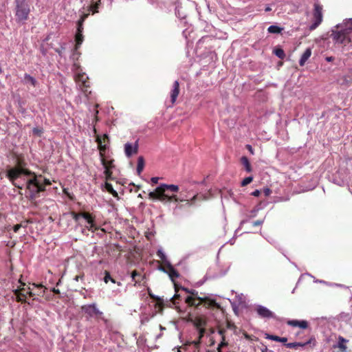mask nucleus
Segmentation results:
<instances>
[{
    "label": "nucleus",
    "instance_id": "obj_1",
    "mask_svg": "<svg viewBox=\"0 0 352 352\" xmlns=\"http://www.w3.org/2000/svg\"><path fill=\"white\" fill-rule=\"evenodd\" d=\"M31 174L28 170L15 167L8 170L6 177L16 188L22 189L26 186L29 191L30 199H34L40 192L45 190V186L42 185L41 180L36 176H34L32 179H27L26 177Z\"/></svg>",
    "mask_w": 352,
    "mask_h": 352
},
{
    "label": "nucleus",
    "instance_id": "obj_2",
    "mask_svg": "<svg viewBox=\"0 0 352 352\" xmlns=\"http://www.w3.org/2000/svg\"><path fill=\"white\" fill-rule=\"evenodd\" d=\"M183 289L190 294L192 296L186 297L185 301L186 302L190 305L197 307L199 305H204L207 308L212 309H218L220 308V305L217 302V300L212 296H208L205 298H201L198 296V292L194 289H188L186 288H183Z\"/></svg>",
    "mask_w": 352,
    "mask_h": 352
},
{
    "label": "nucleus",
    "instance_id": "obj_3",
    "mask_svg": "<svg viewBox=\"0 0 352 352\" xmlns=\"http://www.w3.org/2000/svg\"><path fill=\"white\" fill-rule=\"evenodd\" d=\"M183 289L190 294L192 296L186 297L185 301L186 302L190 305L197 307L199 305H204L207 308L212 309H218L220 308V305L217 302V300L212 296H208L205 298H201L198 296V292L194 289H188L186 288H183Z\"/></svg>",
    "mask_w": 352,
    "mask_h": 352
},
{
    "label": "nucleus",
    "instance_id": "obj_4",
    "mask_svg": "<svg viewBox=\"0 0 352 352\" xmlns=\"http://www.w3.org/2000/svg\"><path fill=\"white\" fill-rule=\"evenodd\" d=\"M30 0H14V14L16 22L25 24L31 12Z\"/></svg>",
    "mask_w": 352,
    "mask_h": 352
},
{
    "label": "nucleus",
    "instance_id": "obj_5",
    "mask_svg": "<svg viewBox=\"0 0 352 352\" xmlns=\"http://www.w3.org/2000/svg\"><path fill=\"white\" fill-rule=\"evenodd\" d=\"M174 201L175 202H182L186 201L188 205H191L195 203L197 199L202 198V199H208L210 198V196H206L204 194H195L191 195L189 194L187 188H182L180 192L179 196L173 195Z\"/></svg>",
    "mask_w": 352,
    "mask_h": 352
},
{
    "label": "nucleus",
    "instance_id": "obj_6",
    "mask_svg": "<svg viewBox=\"0 0 352 352\" xmlns=\"http://www.w3.org/2000/svg\"><path fill=\"white\" fill-rule=\"evenodd\" d=\"M331 36L336 42L344 45H346L352 41V34L345 25L344 29L339 31L333 30Z\"/></svg>",
    "mask_w": 352,
    "mask_h": 352
},
{
    "label": "nucleus",
    "instance_id": "obj_7",
    "mask_svg": "<svg viewBox=\"0 0 352 352\" xmlns=\"http://www.w3.org/2000/svg\"><path fill=\"white\" fill-rule=\"evenodd\" d=\"M157 256L162 261V262L166 265L168 268L167 274L169 276L171 280H174L175 278H177L179 276V273L174 268V267L171 265L170 261H168L166 254L164 253L163 249L160 248L157 251Z\"/></svg>",
    "mask_w": 352,
    "mask_h": 352
},
{
    "label": "nucleus",
    "instance_id": "obj_8",
    "mask_svg": "<svg viewBox=\"0 0 352 352\" xmlns=\"http://www.w3.org/2000/svg\"><path fill=\"white\" fill-rule=\"evenodd\" d=\"M323 14H322V6L315 3L314 5L312 23L309 27L311 31L316 29L322 22Z\"/></svg>",
    "mask_w": 352,
    "mask_h": 352
},
{
    "label": "nucleus",
    "instance_id": "obj_9",
    "mask_svg": "<svg viewBox=\"0 0 352 352\" xmlns=\"http://www.w3.org/2000/svg\"><path fill=\"white\" fill-rule=\"evenodd\" d=\"M71 69L75 80L78 82H82V84L85 87H88V85H87L88 76L85 73L82 72L79 64L74 63Z\"/></svg>",
    "mask_w": 352,
    "mask_h": 352
},
{
    "label": "nucleus",
    "instance_id": "obj_10",
    "mask_svg": "<svg viewBox=\"0 0 352 352\" xmlns=\"http://www.w3.org/2000/svg\"><path fill=\"white\" fill-rule=\"evenodd\" d=\"M82 311L89 318L102 315V312L97 307L96 303L88 304L82 306Z\"/></svg>",
    "mask_w": 352,
    "mask_h": 352
},
{
    "label": "nucleus",
    "instance_id": "obj_11",
    "mask_svg": "<svg viewBox=\"0 0 352 352\" xmlns=\"http://www.w3.org/2000/svg\"><path fill=\"white\" fill-rule=\"evenodd\" d=\"M138 151V140L135 141L134 144L127 142L124 144V153L127 157H131L133 155L136 154Z\"/></svg>",
    "mask_w": 352,
    "mask_h": 352
},
{
    "label": "nucleus",
    "instance_id": "obj_12",
    "mask_svg": "<svg viewBox=\"0 0 352 352\" xmlns=\"http://www.w3.org/2000/svg\"><path fill=\"white\" fill-rule=\"evenodd\" d=\"M194 323L195 327H197V331L198 333V340H194L193 342L195 343V344H197L199 343V340L204 336V333L205 332L204 328L203 327L204 322L200 318H197L195 320Z\"/></svg>",
    "mask_w": 352,
    "mask_h": 352
},
{
    "label": "nucleus",
    "instance_id": "obj_13",
    "mask_svg": "<svg viewBox=\"0 0 352 352\" xmlns=\"http://www.w3.org/2000/svg\"><path fill=\"white\" fill-rule=\"evenodd\" d=\"M179 94V83L178 80H175L173 82V88H172V89L170 91V102H171L172 105L175 104Z\"/></svg>",
    "mask_w": 352,
    "mask_h": 352
},
{
    "label": "nucleus",
    "instance_id": "obj_14",
    "mask_svg": "<svg viewBox=\"0 0 352 352\" xmlns=\"http://www.w3.org/2000/svg\"><path fill=\"white\" fill-rule=\"evenodd\" d=\"M84 40V37L82 35V33L76 32L75 36V41H76V47H75V52L73 53V58H78L80 54L77 52L78 49L80 46V45L82 43Z\"/></svg>",
    "mask_w": 352,
    "mask_h": 352
},
{
    "label": "nucleus",
    "instance_id": "obj_15",
    "mask_svg": "<svg viewBox=\"0 0 352 352\" xmlns=\"http://www.w3.org/2000/svg\"><path fill=\"white\" fill-rule=\"evenodd\" d=\"M257 314L261 317L265 318H274V314L267 308L263 306H258L256 308Z\"/></svg>",
    "mask_w": 352,
    "mask_h": 352
},
{
    "label": "nucleus",
    "instance_id": "obj_16",
    "mask_svg": "<svg viewBox=\"0 0 352 352\" xmlns=\"http://www.w3.org/2000/svg\"><path fill=\"white\" fill-rule=\"evenodd\" d=\"M287 324L289 326L298 327L300 329H307L308 327V322L306 320H290L287 322Z\"/></svg>",
    "mask_w": 352,
    "mask_h": 352
},
{
    "label": "nucleus",
    "instance_id": "obj_17",
    "mask_svg": "<svg viewBox=\"0 0 352 352\" xmlns=\"http://www.w3.org/2000/svg\"><path fill=\"white\" fill-rule=\"evenodd\" d=\"M158 190H163L166 191V190H169L172 192H177L179 190V186L175 184H162L157 187Z\"/></svg>",
    "mask_w": 352,
    "mask_h": 352
},
{
    "label": "nucleus",
    "instance_id": "obj_18",
    "mask_svg": "<svg viewBox=\"0 0 352 352\" xmlns=\"http://www.w3.org/2000/svg\"><path fill=\"white\" fill-rule=\"evenodd\" d=\"M85 220L87 223V225L85 226L86 228L89 231L94 232V230L96 229V228L95 226L94 218L89 213H88V217L87 219H85Z\"/></svg>",
    "mask_w": 352,
    "mask_h": 352
},
{
    "label": "nucleus",
    "instance_id": "obj_19",
    "mask_svg": "<svg viewBox=\"0 0 352 352\" xmlns=\"http://www.w3.org/2000/svg\"><path fill=\"white\" fill-rule=\"evenodd\" d=\"M311 55V48H307L304 52L302 55L301 56V58L299 60L300 65L303 66L305 64V63L307 62V60L309 58Z\"/></svg>",
    "mask_w": 352,
    "mask_h": 352
},
{
    "label": "nucleus",
    "instance_id": "obj_20",
    "mask_svg": "<svg viewBox=\"0 0 352 352\" xmlns=\"http://www.w3.org/2000/svg\"><path fill=\"white\" fill-rule=\"evenodd\" d=\"M88 15L89 14H84L80 16V19L78 21L76 32L82 33L83 22L85 21V19L87 17Z\"/></svg>",
    "mask_w": 352,
    "mask_h": 352
},
{
    "label": "nucleus",
    "instance_id": "obj_21",
    "mask_svg": "<svg viewBox=\"0 0 352 352\" xmlns=\"http://www.w3.org/2000/svg\"><path fill=\"white\" fill-rule=\"evenodd\" d=\"M241 163L242 165L244 166L245 170L247 172L250 173L252 170L251 164H250L249 160L247 157L243 156L241 158Z\"/></svg>",
    "mask_w": 352,
    "mask_h": 352
},
{
    "label": "nucleus",
    "instance_id": "obj_22",
    "mask_svg": "<svg viewBox=\"0 0 352 352\" xmlns=\"http://www.w3.org/2000/svg\"><path fill=\"white\" fill-rule=\"evenodd\" d=\"M165 191L162 190V192L160 195L159 200L163 202H170L172 201H174L173 195L172 196H168L165 195Z\"/></svg>",
    "mask_w": 352,
    "mask_h": 352
},
{
    "label": "nucleus",
    "instance_id": "obj_23",
    "mask_svg": "<svg viewBox=\"0 0 352 352\" xmlns=\"http://www.w3.org/2000/svg\"><path fill=\"white\" fill-rule=\"evenodd\" d=\"M266 338L283 343H285L287 341V338L285 337H279L277 336L269 334H267Z\"/></svg>",
    "mask_w": 352,
    "mask_h": 352
},
{
    "label": "nucleus",
    "instance_id": "obj_24",
    "mask_svg": "<svg viewBox=\"0 0 352 352\" xmlns=\"http://www.w3.org/2000/svg\"><path fill=\"white\" fill-rule=\"evenodd\" d=\"M348 342L347 340H346L345 338H344L342 336H339L338 338V347L342 351H346V343Z\"/></svg>",
    "mask_w": 352,
    "mask_h": 352
},
{
    "label": "nucleus",
    "instance_id": "obj_25",
    "mask_svg": "<svg viewBox=\"0 0 352 352\" xmlns=\"http://www.w3.org/2000/svg\"><path fill=\"white\" fill-rule=\"evenodd\" d=\"M144 157L142 156H140L138 158V164H137V172L138 174H140L142 172V170L144 169Z\"/></svg>",
    "mask_w": 352,
    "mask_h": 352
},
{
    "label": "nucleus",
    "instance_id": "obj_26",
    "mask_svg": "<svg viewBox=\"0 0 352 352\" xmlns=\"http://www.w3.org/2000/svg\"><path fill=\"white\" fill-rule=\"evenodd\" d=\"M24 80L25 83H30L34 87L36 85V80L30 74H25L24 75Z\"/></svg>",
    "mask_w": 352,
    "mask_h": 352
},
{
    "label": "nucleus",
    "instance_id": "obj_27",
    "mask_svg": "<svg viewBox=\"0 0 352 352\" xmlns=\"http://www.w3.org/2000/svg\"><path fill=\"white\" fill-rule=\"evenodd\" d=\"M282 30L283 28L277 25H270L267 29L268 32L272 34H279L282 32Z\"/></svg>",
    "mask_w": 352,
    "mask_h": 352
},
{
    "label": "nucleus",
    "instance_id": "obj_28",
    "mask_svg": "<svg viewBox=\"0 0 352 352\" xmlns=\"http://www.w3.org/2000/svg\"><path fill=\"white\" fill-rule=\"evenodd\" d=\"M73 218L76 221H78L80 218L87 219L88 217L87 212H81V213H72Z\"/></svg>",
    "mask_w": 352,
    "mask_h": 352
},
{
    "label": "nucleus",
    "instance_id": "obj_29",
    "mask_svg": "<svg viewBox=\"0 0 352 352\" xmlns=\"http://www.w3.org/2000/svg\"><path fill=\"white\" fill-rule=\"evenodd\" d=\"M161 192H162V190H158L157 187L155 191H152V192H149L148 197L151 199L159 200V197H160V195Z\"/></svg>",
    "mask_w": 352,
    "mask_h": 352
},
{
    "label": "nucleus",
    "instance_id": "obj_30",
    "mask_svg": "<svg viewBox=\"0 0 352 352\" xmlns=\"http://www.w3.org/2000/svg\"><path fill=\"white\" fill-rule=\"evenodd\" d=\"M274 54L278 56L280 59H284L285 57V54L283 49L281 48H276L273 51Z\"/></svg>",
    "mask_w": 352,
    "mask_h": 352
},
{
    "label": "nucleus",
    "instance_id": "obj_31",
    "mask_svg": "<svg viewBox=\"0 0 352 352\" xmlns=\"http://www.w3.org/2000/svg\"><path fill=\"white\" fill-rule=\"evenodd\" d=\"M105 188L109 192H110L113 195L117 194L116 191L113 189V186L109 183H105Z\"/></svg>",
    "mask_w": 352,
    "mask_h": 352
},
{
    "label": "nucleus",
    "instance_id": "obj_32",
    "mask_svg": "<svg viewBox=\"0 0 352 352\" xmlns=\"http://www.w3.org/2000/svg\"><path fill=\"white\" fill-rule=\"evenodd\" d=\"M104 281L105 283H107L109 281H111V283H116V280L111 278L109 272H105V276L104 277Z\"/></svg>",
    "mask_w": 352,
    "mask_h": 352
},
{
    "label": "nucleus",
    "instance_id": "obj_33",
    "mask_svg": "<svg viewBox=\"0 0 352 352\" xmlns=\"http://www.w3.org/2000/svg\"><path fill=\"white\" fill-rule=\"evenodd\" d=\"M100 4V0H98L94 5L90 6V10L93 13H96L98 12V6Z\"/></svg>",
    "mask_w": 352,
    "mask_h": 352
},
{
    "label": "nucleus",
    "instance_id": "obj_34",
    "mask_svg": "<svg viewBox=\"0 0 352 352\" xmlns=\"http://www.w3.org/2000/svg\"><path fill=\"white\" fill-rule=\"evenodd\" d=\"M253 180L252 177H245L242 182H241V186H245L248 184H250Z\"/></svg>",
    "mask_w": 352,
    "mask_h": 352
},
{
    "label": "nucleus",
    "instance_id": "obj_35",
    "mask_svg": "<svg viewBox=\"0 0 352 352\" xmlns=\"http://www.w3.org/2000/svg\"><path fill=\"white\" fill-rule=\"evenodd\" d=\"M65 43H63V45H61L60 46V49H56V52L61 56L63 55V52L65 51Z\"/></svg>",
    "mask_w": 352,
    "mask_h": 352
},
{
    "label": "nucleus",
    "instance_id": "obj_36",
    "mask_svg": "<svg viewBox=\"0 0 352 352\" xmlns=\"http://www.w3.org/2000/svg\"><path fill=\"white\" fill-rule=\"evenodd\" d=\"M243 335H244V337L248 340H254V341H256L258 340V338L255 336H250L249 334H248L247 333H243Z\"/></svg>",
    "mask_w": 352,
    "mask_h": 352
},
{
    "label": "nucleus",
    "instance_id": "obj_37",
    "mask_svg": "<svg viewBox=\"0 0 352 352\" xmlns=\"http://www.w3.org/2000/svg\"><path fill=\"white\" fill-rule=\"evenodd\" d=\"M138 276V272L136 271H133L131 272V277L132 281L134 282V285H135L139 282V281L135 280V276Z\"/></svg>",
    "mask_w": 352,
    "mask_h": 352
},
{
    "label": "nucleus",
    "instance_id": "obj_38",
    "mask_svg": "<svg viewBox=\"0 0 352 352\" xmlns=\"http://www.w3.org/2000/svg\"><path fill=\"white\" fill-rule=\"evenodd\" d=\"M227 327H228V329H233L234 331H235V329H236V327L234 325V323H232L231 322L228 321V320H227Z\"/></svg>",
    "mask_w": 352,
    "mask_h": 352
},
{
    "label": "nucleus",
    "instance_id": "obj_39",
    "mask_svg": "<svg viewBox=\"0 0 352 352\" xmlns=\"http://www.w3.org/2000/svg\"><path fill=\"white\" fill-rule=\"evenodd\" d=\"M285 346L289 349H293V348L297 347V344H296V342L287 343V344H285Z\"/></svg>",
    "mask_w": 352,
    "mask_h": 352
},
{
    "label": "nucleus",
    "instance_id": "obj_40",
    "mask_svg": "<svg viewBox=\"0 0 352 352\" xmlns=\"http://www.w3.org/2000/svg\"><path fill=\"white\" fill-rule=\"evenodd\" d=\"M32 132L34 134L37 135H40L42 133L41 130L38 128H34L32 130Z\"/></svg>",
    "mask_w": 352,
    "mask_h": 352
},
{
    "label": "nucleus",
    "instance_id": "obj_41",
    "mask_svg": "<svg viewBox=\"0 0 352 352\" xmlns=\"http://www.w3.org/2000/svg\"><path fill=\"white\" fill-rule=\"evenodd\" d=\"M263 223V220H257V221H255L252 223V226H261L262 225Z\"/></svg>",
    "mask_w": 352,
    "mask_h": 352
},
{
    "label": "nucleus",
    "instance_id": "obj_42",
    "mask_svg": "<svg viewBox=\"0 0 352 352\" xmlns=\"http://www.w3.org/2000/svg\"><path fill=\"white\" fill-rule=\"evenodd\" d=\"M21 227H22L21 224H16V225L14 226L13 231L14 232H18Z\"/></svg>",
    "mask_w": 352,
    "mask_h": 352
},
{
    "label": "nucleus",
    "instance_id": "obj_43",
    "mask_svg": "<svg viewBox=\"0 0 352 352\" xmlns=\"http://www.w3.org/2000/svg\"><path fill=\"white\" fill-rule=\"evenodd\" d=\"M226 345H227V343L225 342L224 336H223V330L221 329V349Z\"/></svg>",
    "mask_w": 352,
    "mask_h": 352
},
{
    "label": "nucleus",
    "instance_id": "obj_44",
    "mask_svg": "<svg viewBox=\"0 0 352 352\" xmlns=\"http://www.w3.org/2000/svg\"><path fill=\"white\" fill-rule=\"evenodd\" d=\"M310 342V341H308L307 342H296V344H297V346H305L307 344H308Z\"/></svg>",
    "mask_w": 352,
    "mask_h": 352
},
{
    "label": "nucleus",
    "instance_id": "obj_45",
    "mask_svg": "<svg viewBox=\"0 0 352 352\" xmlns=\"http://www.w3.org/2000/svg\"><path fill=\"white\" fill-rule=\"evenodd\" d=\"M158 270L166 273V274L167 273V271H168L167 267L166 268L165 267L162 266V265L158 267Z\"/></svg>",
    "mask_w": 352,
    "mask_h": 352
},
{
    "label": "nucleus",
    "instance_id": "obj_46",
    "mask_svg": "<svg viewBox=\"0 0 352 352\" xmlns=\"http://www.w3.org/2000/svg\"><path fill=\"white\" fill-rule=\"evenodd\" d=\"M261 352H274V351L272 350H269L265 345H263V348L261 349Z\"/></svg>",
    "mask_w": 352,
    "mask_h": 352
},
{
    "label": "nucleus",
    "instance_id": "obj_47",
    "mask_svg": "<svg viewBox=\"0 0 352 352\" xmlns=\"http://www.w3.org/2000/svg\"><path fill=\"white\" fill-rule=\"evenodd\" d=\"M246 148L252 154H254V150H253V148H252L251 145L247 144L246 145Z\"/></svg>",
    "mask_w": 352,
    "mask_h": 352
},
{
    "label": "nucleus",
    "instance_id": "obj_48",
    "mask_svg": "<svg viewBox=\"0 0 352 352\" xmlns=\"http://www.w3.org/2000/svg\"><path fill=\"white\" fill-rule=\"evenodd\" d=\"M252 195L254 197H258L260 195V191L258 190H256L252 192Z\"/></svg>",
    "mask_w": 352,
    "mask_h": 352
},
{
    "label": "nucleus",
    "instance_id": "obj_49",
    "mask_svg": "<svg viewBox=\"0 0 352 352\" xmlns=\"http://www.w3.org/2000/svg\"><path fill=\"white\" fill-rule=\"evenodd\" d=\"M265 195L268 196L271 193V190L269 188H266L264 190Z\"/></svg>",
    "mask_w": 352,
    "mask_h": 352
},
{
    "label": "nucleus",
    "instance_id": "obj_50",
    "mask_svg": "<svg viewBox=\"0 0 352 352\" xmlns=\"http://www.w3.org/2000/svg\"><path fill=\"white\" fill-rule=\"evenodd\" d=\"M158 180H159V178L158 177H152L151 178V182L153 183V184H157L158 182Z\"/></svg>",
    "mask_w": 352,
    "mask_h": 352
},
{
    "label": "nucleus",
    "instance_id": "obj_51",
    "mask_svg": "<svg viewBox=\"0 0 352 352\" xmlns=\"http://www.w3.org/2000/svg\"><path fill=\"white\" fill-rule=\"evenodd\" d=\"M187 33H188V29H186L183 31L182 34H183V36L187 38L188 37V35H187Z\"/></svg>",
    "mask_w": 352,
    "mask_h": 352
},
{
    "label": "nucleus",
    "instance_id": "obj_52",
    "mask_svg": "<svg viewBox=\"0 0 352 352\" xmlns=\"http://www.w3.org/2000/svg\"><path fill=\"white\" fill-rule=\"evenodd\" d=\"M232 303V308H233V310L235 313H236V303L235 302H231Z\"/></svg>",
    "mask_w": 352,
    "mask_h": 352
},
{
    "label": "nucleus",
    "instance_id": "obj_53",
    "mask_svg": "<svg viewBox=\"0 0 352 352\" xmlns=\"http://www.w3.org/2000/svg\"><path fill=\"white\" fill-rule=\"evenodd\" d=\"M44 184H45V185L47 186V185H50L51 182L48 179H44Z\"/></svg>",
    "mask_w": 352,
    "mask_h": 352
},
{
    "label": "nucleus",
    "instance_id": "obj_54",
    "mask_svg": "<svg viewBox=\"0 0 352 352\" xmlns=\"http://www.w3.org/2000/svg\"><path fill=\"white\" fill-rule=\"evenodd\" d=\"M33 286L35 287H43V285H41V284L38 285V284L34 283Z\"/></svg>",
    "mask_w": 352,
    "mask_h": 352
},
{
    "label": "nucleus",
    "instance_id": "obj_55",
    "mask_svg": "<svg viewBox=\"0 0 352 352\" xmlns=\"http://www.w3.org/2000/svg\"><path fill=\"white\" fill-rule=\"evenodd\" d=\"M149 296H150L151 298H153L159 299V298H158V297H157V296H155V295L151 294H150V293H149Z\"/></svg>",
    "mask_w": 352,
    "mask_h": 352
},
{
    "label": "nucleus",
    "instance_id": "obj_56",
    "mask_svg": "<svg viewBox=\"0 0 352 352\" xmlns=\"http://www.w3.org/2000/svg\"><path fill=\"white\" fill-rule=\"evenodd\" d=\"M217 352H220V343H219L217 346Z\"/></svg>",
    "mask_w": 352,
    "mask_h": 352
},
{
    "label": "nucleus",
    "instance_id": "obj_57",
    "mask_svg": "<svg viewBox=\"0 0 352 352\" xmlns=\"http://www.w3.org/2000/svg\"><path fill=\"white\" fill-rule=\"evenodd\" d=\"M52 291H53V292H54V293H57V294H58V293H59V290H58V289H56L55 288H54V289H52Z\"/></svg>",
    "mask_w": 352,
    "mask_h": 352
},
{
    "label": "nucleus",
    "instance_id": "obj_58",
    "mask_svg": "<svg viewBox=\"0 0 352 352\" xmlns=\"http://www.w3.org/2000/svg\"><path fill=\"white\" fill-rule=\"evenodd\" d=\"M266 12H269L271 10V8L270 7H267L265 10Z\"/></svg>",
    "mask_w": 352,
    "mask_h": 352
},
{
    "label": "nucleus",
    "instance_id": "obj_59",
    "mask_svg": "<svg viewBox=\"0 0 352 352\" xmlns=\"http://www.w3.org/2000/svg\"><path fill=\"white\" fill-rule=\"evenodd\" d=\"M332 59H333V58H332V57H327V61H331Z\"/></svg>",
    "mask_w": 352,
    "mask_h": 352
},
{
    "label": "nucleus",
    "instance_id": "obj_60",
    "mask_svg": "<svg viewBox=\"0 0 352 352\" xmlns=\"http://www.w3.org/2000/svg\"><path fill=\"white\" fill-rule=\"evenodd\" d=\"M243 302H244V301H243V300H242V298H240V300H239V304H241V303H243Z\"/></svg>",
    "mask_w": 352,
    "mask_h": 352
},
{
    "label": "nucleus",
    "instance_id": "obj_61",
    "mask_svg": "<svg viewBox=\"0 0 352 352\" xmlns=\"http://www.w3.org/2000/svg\"><path fill=\"white\" fill-rule=\"evenodd\" d=\"M176 14H177V16H179V15H181V13H179V10H177V11L176 12Z\"/></svg>",
    "mask_w": 352,
    "mask_h": 352
},
{
    "label": "nucleus",
    "instance_id": "obj_62",
    "mask_svg": "<svg viewBox=\"0 0 352 352\" xmlns=\"http://www.w3.org/2000/svg\"><path fill=\"white\" fill-rule=\"evenodd\" d=\"M176 14H177V16H179V15H181V13H179V10H177V11L176 12Z\"/></svg>",
    "mask_w": 352,
    "mask_h": 352
},
{
    "label": "nucleus",
    "instance_id": "obj_63",
    "mask_svg": "<svg viewBox=\"0 0 352 352\" xmlns=\"http://www.w3.org/2000/svg\"><path fill=\"white\" fill-rule=\"evenodd\" d=\"M28 293H29L30 296H32L33 295V294L31 292H29Z\"/></svg>",
    "mask_w": 352,
    "mask_h": 352
},
{
    "label": "nucleus",
    "instance_id": "obj_64",
    "mask_svg": "<svg viewBox=\"0 0 352 352\" xmlns=\"http://www.w3.org/2000/svg\"><path fill=\"white\" fill-rule=\"evenodd\" d=\"M117 284H118V285H121V283L120 282H118Z\"/></svg>",
    "mask_w": 352,
    "mask_h": 352
}]
</instances>
